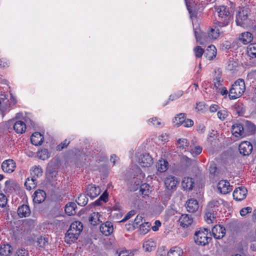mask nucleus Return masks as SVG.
<instances>
[{"mask_svg":"<svg viewBox=\"0 0 256 256\" xmlns=\"http://www.w3.org/2000/svg\"><path fill=\"white\" fill-rule=\"evenodd\" d=\"M216 10L218 13V17L216 19V24L220 27L228 25L232 19V14L230 12L229 8L222 6L216 8Z\"/></svg>","mask_w":256,"mask_h":256,"instance_id":"1","label":"nucleus"},{"mask_svg":"<svg viewBox=\"0 0 256 256\" xmlns=\"http://www.w3.org/2000/svg\"><path fill=\"white\" fill-rule=\"evenodd\" d=\"M246 90L244 80L238 79L236 80L229 90V98L230 100H234L240 98Z\"/></svg>","mask_w":256,"mask_h":256,"instance_id":"2","label":"nucleus"},{"mask_svg":"<svg viewBox=\"0 0 256 256\" xmlns=\"http://www.w3.org/2000/svg\"><path fill=\"white\" fill-rule=\"evenodd\" d=\"M208 228L200 229L195 232L194 239L196 243L200 246H206L211 240L212 238L208 236Z\"/></svg>","mask_w":256,"mask_h":256,"instance_id":"3","label":"nucleus"},{"mask_svg":"<svg viewBox=\"0 0 256 256\" xmlns=\"http://www.w3.org/2000/svg\"><path fill=\"white\" fill-rule=\"evenodd\" d=\"M250 14V10L247 7H242L239 9L236 16V23L238 26H242L248 20Z\"/></svg>","mask_w":256,"mask_h":256,"instance_id":"4","label":"nucleus"},{"mask_svg":"<svg viewBox=\"0 0 256 256\" xmlns=\"http://www.w3.org/2000/svg\"><path fill=\"white\" fill-rule=\"evenodd\" d=\"M242 127L243 137L254 134L256 131V127L254 124L248 120L241 122Z\"/></svg>","mask_w":256,"mask_h":256,"instance_id":"5","label":"nucleus"},{"mask_svg":"<svg viewBox=\"0 0 256 256\" xmlns=\"http://www.w3.org/2000/svg\"><path fill=\"white\" fill-rule=\"evenodd\" d=\"M252 150V146L250 142L244 141L240 143L239 146V150L244 156H248Z\"/></svg>","mask_w":256,"mask_h":256,"instance_id":"6","label":"nucleus"},{"mask_svg":"<svg viewBox=\"0 0 256 256\" xmlns=\"http://www.w3.org/2000/svg\"><path fill=\"white\" fill-rule=\"evenodd\" d=\"M218 188L220 193L224 194H228L232 190L230 182L226 180H221L219 182L218 184Z\"/></svg>","mask_w":256,"mask_h":256,"instance_id":"7","label":"nucleus"},{"mask_svg":"<svg viewBox=\"0 0 256 256\" xmlns=\"http://www.w3.org/2000/svg\"><path fill=\"white\" fill-rule=\"evenodd\" d=\"M212 231L214 237L216 239L222 238L226 234L224 228L220 225H216L212 228Z\"/></svg>","mask_w":256,"mask_h":256,"instance_id":"8","label":"nucleus"},{"mask_svg":"<svg viewBox=\"0 0 256 256\" xmlns=\"http://www.w3.org/2000/svg\"><path fill=\"white\" fill-rule=\"evenodd\" d=\"M246 192L247 190L244 187L236 188L233 192L234 198L238 201L242 200L246 198Z\"/></svg>","mask_w":256,"mask_h":256,"instance_id":"9","label":"nucleus"},{"mask_svg":"<svg viewBox=\"0 0 256 256\" xmlns=\"http://www.w3.org/2000/svg\"><path fill=\"white\" fill-rule=\"evenodd\" d=\"M83 229V226L81 222L76 221L72 223L69 229L68 230L70 232L74 233L76 236H79Z\"/></svg>","mask_w":256,"mask_h":256,"instance_id":"10","label":"nucleus"},{"mask_svg":"<svg viewBox=\"0 0 256 256\" xmlns=\"http://www.w3.org/2000/svg\"><path fill=\"white\" fill-rule=\"evenodd\" d=\"M223 202L224 201L222 199L212 200L208 202L206 206V210L210 212H214L217 213L218 208L222 204Z\"/></svg>","mask_w":256,"mask_h":256,"instance_id":"11","label":"nucleus"},{"mask_svg":"<svg viewBox=\"0 0 256 256\" xmlns=\"http://www.w3.org/2000/svg\"><path fill=\"white\" fill-rule=\"evenodd\" d=\"M16 164L12 160H8L4 161L2 164V170L6 172L10 173L14 170Z\"/></svg>","mask_w":256,"mask_h":256,"instance_id":"12","label":"nucleus"},{"mask_svg":"<svg viewBox=\"0 0 256 256\" xmlns=\"http://www.w3.org/2000/svg\"><path fill=\"white\" fill-rule=\"evenodd\" d=\"M178 221L181 226L187 228L192 224L193 222V218L190 215L183 214L180 218Z\"/></svg>","mask_w":256,"mask_h":256,"instance_id":"13","label":"nucleus"},{"mask_svg":"<svg viewBox=\"0 0 256 256\" xmlns=\"http://www.w3.org/2000/svg\"><path fill=\"white\" fill-rule=\"evenodd\" d=\"M140 166L142 167H149L153 163V160L148 154H144L139 160Z\"/></svg>","mask_w":256,"mask_h":256,"instance_id":"14","label":"nucleus"},{"mask_svg":"<svg viewBox=\"0 0 256 256\" xmlns=\"http://www.w3.org/2000/svg\"><path fill=\"white\" fill-rule=\"evenodd\" d=\"M17 212L18 216L22 218L30 216L31 214V210L28 205L22 204L18 207Z\"/></svg>","mask_w":256,"mask_h":256,"instance_id":"15","label":"nucleus"},{"mask_svg":"<svg viewBox=\"0 0 256 256\" xmlns=\"http://www.w3.org/2000/svg\"><path fill=\"white\" fill-rule=\"evenodd\" d=\"M86 195L93 198L96 197L100 193V190L98 186L96 187L93 184H88L86 189Z\"/></svg>","mask_w":256,"mask_h":256,"instance_id":"16","label":"nucleus"},{"mask_svg":"<svg viewBox=\"0 0 256 256\" xmlns=\"http://www.w3.org/2000/svg\"><path fill=\"white\" fill-rule=\"evenodd\" d=\"M187 210L190 212H194L197 211L199 208L198 202L194 199H189L186 203Z\"/></svg>","mask_w":256,"mask_h":256,"instance_id":"17","label":"nucleus"},{"mask_svg":"<svg viewBox=\"0 0 256 256\" xmlns=\"http://www.w3.org/2000/svg\"><path fill=\"white\" fill-rule=\"evenodd\" d=\"M178 183V181L177 178L172 176L166 177L164 180L166 186L168 190H172L174 188Z\"/></svg>","mask_w":256,"mask_h":256,"instance_id":"18","label":"nucleus"},{"mask_svg":"<svg viewBox=\"0 0 256 256\" xmlns=\"http://www.w3.org/2000/svg\"><path fill=\"white\" fill-rule=\"evenodd\" d=\"M100 232L105 236H109L113 231V226L110 222H106L102 224L100 228Z\"/></svg>","mask_w":256,"mask_h":256,"instance_id":"19","label":"nucleus"},{"mask_svg":"<svg viewBox=\"0 0 256 256\" xmlns=\"http://www.w3.org/2000/svg\"><path fill=\"white\" fill-rule=\"evenodd\" d=\"M33 197V200L34 202L40 204L45 200L46 194L43 190H38L34 192Z\"/></svg>","mask_w":256,"mask_h":256,"instance_id":"20","label":"nucleus"},{"mask_svg":"<svg viewBox=\"0 0 256 256\" xmlns=\"http://www.w3.org/2000/svg\"><path fill=\"white\" fill-rule=\"evenodd\" d=\"M44 136L39 132L34 133L30 138L32 144L35 146L41 145L44 141Z\"/></svg>","mask_w":256,"mask_h":256,"instance_id":"21","label":"nucleus"},{"mask_svg":"<svg viewBox=\"0 0 256 256\" xmlns=\"http://www.w3.org/2000/svg\"><path fill=\"white\" fill-rule=\"evenodd\" d=\"M242 128L241 122L235 124L232 127V132L236 137L243 138Z\"/></svg>","mask_w":256,"mask_h":256,"instance_id":"22","label":"nucleus"},{"mask_svg":"<svg viewBox=\"0 0 256 256\" xmlns=\"http://www.w3.org/2000/svg\"><path fill=\"white\" fill-rule=\"evenodd\" d=\"M195 36L197 41L200 44H204L207 42H209L212 40L209 36V34L206 33H202L201 34H199L196 32H195Z\"/></svg>","mask_w":256,"mask_h":256,"instance_id":"23","label":"nucleus"},{"mask_svg":"<svg viewBox=\"0 0 256 256\" xmlns=\"http://www.w3.org/2000/svg\"><path fill=\"white\" fill-rule=\"evenodd\" d=\"M216 55V50L214 45H210L208 47L204 52V56L208 60H211Z\"/></svg>","mask_w":256,"mask_h":256,"instance_id":"24","label":"nucleus"},{"mask_svg":"<svg viewBox=\"0 0 256 256\" xmlns=\"http://www.w3.org/2000/svg\"><path fill=\"white\" fill-rule=\"evenodd\" d=\"M134 181L135 183H136V186L132 189V190L134 191L138 189V188H140V191L142 192V194L144 195H147L148 192V186L146 184H140V180H138V178H134Z\"/></svg>","mask_w":256,"mask_h":256,"instance_id":"25","label":"nucleus"},{"mask_svg":"<svg viewBox=\"0 0 256 256\" xmlns=\"http://www.w3.org/2000/svg\"><path fill=\"white\" fill-rule=\"evenodd\" d=\"M26 124L23 121L18 120L14 125V129L18 134H22L26 130Z\"/></svg>","mask_w":256,"mask_h":256,"instance_id":"26","label":"nucleus"},{"mask_svg":"<svg viewBox=\"0 0 256 256\" xmlns=\"http://www.w3.org/2000/svg\"><path fill=\"white\" fill-rule=\"evenodd\" d=\"M252 38V34L249 32H243L239 36V40L245 44L251 42Z\"/></svg>","mask_w":256,"mask_h":256,"instance_id":"27","label":"nucleus"},{"mask_svg":"<svg viewBox=\"0 0 256 256\" xmlns=\"http://www.w3.org/2000/svg\"><path fill=\"white\" fill-rule=\"evenodd\" d=\"M194 180L190 178H185L182 182V186L186 190H191L194 186Z\"/></svg>","mask_w":256,"mask_h":256,"instance_id":"28","label":"nucleus"},{"mask_svg":"<svg viewBox=\"0 0 256 256\" xmlns=\"http://www.w3.org/2000/svg\"><path fill=\"white\" fill-rule=\"evenodd\" d=\"M217 213L214 212H210L206 209L204 220L208 224L214 223L216 221V215Z\"/></svg>","mask_w":256,"mask_h":256,"instance_id":"29","label":"nucleus"},{"mask_svg":"<svg viewBox=\"0 0 256 256\" xmlns=\"http://www.w3.org/2000/svg\"><path fill=\"white\" fill-rule=\"evenodd\" d=\"M76 206L74 202H70L65 206V212L68 216L74 215L76 212Z\"/></svg>","mask_w":256,"mask_h":256,"instance_id":"30","label":"nucleus"},{"mask_svg":"<svg viewBox=\"0 0 256 256\" xmlns=\"http://www.w3.org/2000/svg\"><path fill=\"white\" fill-rule=\"evenodd\" d=\"M100 215L98 212H94L92 213L89 217V221L91 224L93 226H96L101 222L102 221L100 220Z\"/></svg>","mask_w":256,"mask_h":256,"instance_id":"31","label":"nucleus"},{"mask_svg":"<svg viewBox=\"0 0 256 256\" xmlns=\"http://www.w3.org/2000/svg\"><path fill=\"white\" fill-rule=\"evenodd\" d=\"M12 248L9 244H4L0 247V254L2 256H8L12 252Z\"/></svg>","mask_w":256,"mask_h":256,"instance_id":"32","label":"nucleus"},{"mask_svg":"<svg viewBox=\"0 0 256 256\" xmlns=\"http://www.w3.org/2000/svg\"><path fill=\"white\" fill-rule=\"evenodd\" d=\"M37 180L34 179V178H27L25 182L24 186L28 190H30L34 188L37 184Z\"/></svg>","mask_w":256,"mask_h":256,"instance_id":"33","label":"nucleus"},{"mask_svg":"<svg viewBox=\"0 0 256 256\" xmlns=\"http://www.w3.org/2000/svg\"><path fill=\"white\" fill-rule=\"evenodd\" d=\"M78 236H76L74 233H72L68 230L65 235V242L67 244H70L72 242H74L78 238Z\"/></svg>","mask_w":256,"mask_h":256,"instance_id":"34","label":"nucleus"},{"mask_svg":"<svg viewBox=\"0 0 256 256\" xmlns=\"http://www.w3.org/2000/svg\"><path fill=\"white\" fill-rule=\"evenodd\" d=\"M156 246V243L152 239L146 240L143 244V248L147 252L154 250Z\"/></svg>","mask_w":256,"mask_h":256,"instance_id":"35","label":"nucleus"},{"mask_svg":"<svg viewBox=\"0 0 256 256\" xmlns=\"http://www.w3.org/2000/svg\"><path fill=\"white\" fill-rule=\"evenodd\" d=\"M42 170L40 167L35 166L34 167H33L30 174L32 176V178L36 179L42 176Z\"/></svg>","mask_w":256,"mask_h":256,"instance_id":"36","label":"nucleus"},{"mask_svg":"<svg viewBox=\"0 0 256 256\" xmlns=\"http://www.w3.org/2000/svg\"><path fill=\"white\" fill-rule=\"evenodd\" d=\"M168 162L166 160H159L157 164L158 170L160 172H164L168 170Z\"/></svg>","mask_w":256,"mask_h":256,"instance_id":"37","label":"nucleus"},{"mask_svg":"<svg viewBox=\"0 0 256 256\" xmlns=\"http://www.w3.org/2000/svg\"><path fill=\"white\" fill-rule=\"evenodd\" d=\"M248 55L252 58H256V43L250 44L247 48Z\"/></svg>","mask_w":256,"mask_h":256,"instance_id":"38","label":"nucleus"},{"mask_svg":"<svg viewBox=\"0 0 256 256\" xmlns=\"http://www.w3.org/2000/svg\"><path fill=\"white\" fill-rule=\"evenodd\" d=\"M183 252L179 247H174L172 248L168 253V256H182Z\"/></svg>","mask_w":256,"mask_h":256,"instance_id":"39","label":"nucleus"},{"mask_svg":"<svg viewBox=\"0 0 256 256\" xmlns=\"http://www.w3.org/2000/svg\"><path fill=\"white\" fill-rule=\"evenodd\" d=\"M234 108L238 116H242L245 112L244 104L242 102H236L234 106Z\"/></svg>","mask_w":256,"mask_h":256,"instance_id":"40","label":"nucleus"},{"mask_svg":"<svg viewBox=\"0 0 256 256\" xmlns=\"http://www.w3.org/2000/svg\"><path fill=\"white\" fill-rule=\"evenodd\" d=\"M78 204L80 206H86L88 202V198L85 194H80L76 200Z\"/></svg>","mask_w":256,"mask_h":256,"instance_id":"41","label":"nucleus"},{"mask_svg":"<svg viewBox=\"0 0 256 256\" xmlns=\"http://www.w3.org/2000/svg\"><path fill=\"white\" fill-rule=\"evenodd\" d=\"M185 115L184 113H180L175 117V121H174V122H176L175 124L176 126L178 127L183 124L186 119Z\"/></svg>","mask_w":256,"mask_h":256,"instance_id":"42","label":"nucleus"},{"mask_svg":"<svg viewBox=\"0 0 256 256\" xmlns=\"http://www.w3.org/2000/svg\"><path fill=\"white\" fill-rule=\"evenodd\" d=\"M189 142L187 139L180 138L177 142L178 147L181 149H184L189 146Z\"/></svg>","mask_w":256,"mask_h":256,"instance_id":"43","label":"nucleus"},{"mask_svg":"<svg viewBox=\"0 0 256 256\" xmlns=\"http://www.w3.org/2000/svg\"><path fill=\"white\" fill-rule=\"evenodd\" d=\"M150 224L148 222L140 224V234L143 235L146 234L150 230Z\"/></svg>","mask_w":256,"mask_h":256,"instance_id":"44","label":"nucleus"},{"mask_svg":"<svg viewBox=\"0 0 256 256\" xmlns=\"http://www.w3.org/2000/svg\"><path fill=\"white\" fill-rule=\"evenodd\" d=\"M208 34L212 40L216 39L220 36V30L216 26L214 28H212Z\"/></svg>","mask_w":256,"mask_h":256,"instance_id":"45","label":"nucleus"},{"mask_svg":"<svg viewBox=\"0 0 256 256\" xmlns=\"http://www.w3.org/2000/svg\"><path fill=\"white\" fill-rule=\"evenodd\" d=\"M36 242L38 246L41 248L44 247V246L48 245V238L42 236H40L38 238Z\"/></svg>","mask_w":256,"mask_h":256,"instance_id":"46","label":"nucleus"},{"mask_svg":"<svg viewBox=\"0 0 256 256\" xmlns=\"http://www.w3.org/2000/svg\"><path fill=\"white\" fill-rule=\"evenodd\" d=\"M38 156L40 158L44 160L49 158V152H48V150L44 149L42 150L40 152H38Z\"/></svg>","mask_w":256,"mask_h":256,"instance_id":"47","label":"nucleus"},{"mask_svg":"<svg viewBox=\"0 0 256 256\" xmlns=\"http://www.w3.org/2000/svg\"><path fill=\"white\" fill-rule=\"evenodd\" d=\"M195 56L197 58H200L202 56L204 53V50L200 46H196L194 50Z\"/></svg>","mask_w":256,"mask_h":256,"instance_id":"48","label":"nucleus"},{"mask_svg":"<svg viewBox=\"0 0 256 256\" xmlns=\"http://www.w3.org/2000/svg\"><path fill=\"white\" fill-rule=\"evenodd\" d=\"M222 78L218 74V76H216V78L214 79V86L216 88V90L222 86Z\"/></svg>","mask_w":256,"mask_h":256,"instance_id":"49","label":"nucleus"},{"mask_svg":"<svg viewBox=\"0 0 256 256\" xmlns=\"http://www.w3.org/2000/svg\"><path fill=\"white\" fill-rule=\"evenodd\" d=\"M142 216H137L136 217L134 222L132 226L134 229H136L138 228V226L140 227V224H142L140 223L142 222Z\"/></svg>","mask_w":256,"mask_h":256,"instance_id":"50","label":"nucleus"},{"mask_svg":"<svg viewBox=\"0 0 256 256\" xmlns=\"http://www.w3.org/2000/svg\"><path fill=\"white\" fill-rule=\"evenodd\" d=\"M70 140L68 141L67 140H65L64 141H63L60 144H58L56 146V150H62L64 148H66L70 144Z\"/></svg>","mask_w":256,"mask_h":256,"instance_id":"51","label":"nucleus"},{"mask_svg":"<svg viewBox=\"0 0 256 256\" xmlns=\"http://www.w3.org/2000/svg\"><path fill=\"white\" fill-rule=\"evenodd\" d=\"M160 196L161 198L162 203L164 204H166L167 202L170 198V194H169L168 192H164V194H161Z\"/></svg>","mask_w":256,"mask_h":256,"instance_id":"52","label":"nucleus"},{"mask_svg":"<svg viewBox=\"0 0 256 256\" xmlns=\"http://www.w3.org/2000/svg\"><path fill=\"white\" fill-rule=\"evenodd\" d=\"M183 94V92L182 90H179L176 92L174 93L170 96V100H174L180 97Z\"/></svg>","mask_w":256,"mask_h":256,"instance_id":"53","label":"nucleus"},{"mask_svg":"<svg viewBox=\"0 0 256 256\" xmlns=\"http://www.w3.org/2000/svg\"><path fill=\"white\" fill-rule=\"evenodd\" d=\"M7 203V198L4 194H0V206L3 208Z\"/></svg>","mask_w":256,"mask_h":256,"instance_id":"54","label":"nucleus"},{"mask_svg":"<svg viewBox=\"0 0 256 256\" xmlns=\"http://www.w3.org/2000/svg\"><path fill=\"white\" fill-rule=\"evenodd\" d=\"M28 252L25 249H18L17 250L16 256H28Z\"/></svg>","mask_w":256,"mask_h":256,"instance_id":"55","label":"nucleus"},{"mask_svg":"<svg viewBox=\"0 0 256 256\" xmlns=\"http://www.w3.org/2000/svg\"><path fill=\"white\" fill-rule=\"evenodd\" d=\"M252 208L250 207H246L242 208L240 211V214L242 216H245L248 214L252 212Z\"/></svg>","mask_w":256,"mask_h":256,"instance_id":"56","label":"nucleus"},{"mask_svg":"<svg viewBox=\"0 0 256 256\" xmlns=\"http://www.w3.org/2000/svg\"><path fill=\"white\" fill-rule=\"evenodd\" d=\"M202 148L200 146H196L194 148L191 149L192 154H194L196 156L200 154L202 152Z\"/></svg>","mask_w":256,"mask_h":256,"instance_id":"57","label":"nucleus"},{"mask_svg":"<svg viewBox=\"0 0 256 256\" xmlns=\"http://www.w3.org/2000/svg\"><path fill=\"white\" fill-rule=\"evenodd\" d=\"M136 214L134 210H132L130 211L124 216L122 222H125L126 220L130 219L132 216H134Z\"/></svg>","mask_w":256,"mask_h":256,"instance_id":"58","label":"nucleus"},{"mask_svg":"<svg viewBox=\"0 0 256 256\" xmlns=\"http://www.w3.org/2000/svg\"><path fill=\"white\" fill-rule=\"evenodd\" d=\"M217 114L218 118L222 120H224L228 116L227 112L224 110L218 112Z\"/></svg>","mask_w":256,"mask_h":256,"instance_id":"59","label":"nucleus"},{"mask_svg":"<svg viewBox=\"0 0 256 256\" xmlns=\"http://www.w3.org/2000/svg\"><path fill=\"white\" fill-rule=\"evenodd\" d=\"M216 170H217V168L216 166V164L214 162L210 164V173L212 174L216 175Z\"/></svg>","mask_w":256,"mask_h":256,"instance_id":"60","label":"nucleus"},{"mask_svg":"<svg viewBox=\"0 0 256 256\" xmlns=\"http://www.w3.org/2000/svg\"><path fill=\"white\" fill-rule=\"evenodd\" d=\"M184 127L188 128L193 126L194 122L190 119H185L184 122L183 123Z\"/></svg>","mask_w":256,"mask_h":256,"instance_id":"61","label":"nucleus"},{"mask_svg":"<svg viewBox=\"0 0 256 256\" xmlns=\"http://www.w3.org/2000/svg\"><path fill=\"white\" fill-rule=\"evenodd\" d=\"M216 92L218 93H220L222 96L225 94L226 95L228 93V91L225 87L222 88H220V87L218 88L216 90Z\"/></svg>","mask_w":256,"mask_h":256,"instance_id":"62","label":"nucleus"},{"mask_svg":"<svg viewBox=\"0 0 256 256\" xmlns=\"http://www.w3.org/2000/svg\"><path fill=\"white\" fill-rule=\"evenodd\" d=\"M108 194L106 191H105L101 196L99 198L101 200H102L104 202H106L108 200Z\"/></svg>","mask_w":256,"mask_h":256,"instance_id":"63","label":"nucleus"},{"mask_svg":"<svg viewBox=\"0 0 256 256\" xmlns=\"http://www.w3.org/2000/svg\"><path fill=\"white\" fill-rule=\"evenodd\" d=\"M150 121L154 126H159L160 124V122L156 118H152L150 120Z\"/></svg>","mask_w":256,"mask_h":256,"instance_id":"64","label":"nucleus"}]
</instances>
